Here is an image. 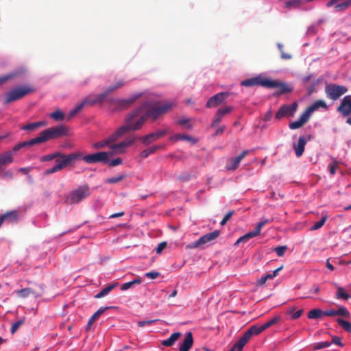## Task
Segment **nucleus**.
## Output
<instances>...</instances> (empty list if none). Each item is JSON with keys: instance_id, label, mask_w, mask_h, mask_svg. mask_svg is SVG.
Returning a JSON list of instances; mask_svg holds the SVG:
<instances>
[{"instance_id": "1", "label": "nucleus", "mask_w": 351, "mask_h": 351, "mask_svg": "<svg viewBox=\"0 0 351 351\" xmlns=\"http://www.w3.org/2000/svg\"><path fill=\"white\" fill-rule=\"evenodd\" d=\"M175 106V102L167 101L157 102L154 104L144 103L128 114L127 121L134 120V123H141V128L148 118L156 121Z\"/></svg>"}, {"instance_id": "2", "label": "nucleus", "mask_w": 351, "mask_h": 351, "mask_svg": "<svg viewBox=\"0 0 351 351\" xmlns=\"http://www.w3.org/2000/svg\"><path fill=\"white\" fill-rule=\"evenodd\" d=\"M67 132L68 128L63 125L50 128L41 132L38 136L30 139L27 141H23V143L25 148H28L36 144L42 143L50 139L56 138L60 136L66 135Z\"/></svg>"}, {"instance_id": "3", "label": "nucleus", "mask_w": 351, "mask_h": 351, "mask_svg": "<svg viewBox=\"0 0 351 351\" xmlns=\"http://www.w3.org/2000/svg\"><path fill=\"white\" fill-rule=\"evenodd\" d=\"M241 84L246 87L260 85L261 86L270 88H277L279 90L280 94H284L291 91V88L286 84L278 80H272L261 76L244 80L241 82Z\"/></svg>"}, {"instance_id": "4", "label": "nucleus", "mask_w": 351, "mask_h": 351, "mask_svg": "<svg viewBox=\"0 0 351 351\" xmlns=\"http://www.w3.org/2000/svg\"><path fill=\"white\" fill-rule=\"evenodd\" d=\"M35 89L29 85H23L7 92L5 95L3 104L7 105L16 100L21 99L25 96L34 93Z\"/></svg>"}, {"instance_id": "5", "label": "nucleus", "mask_w": 351, "mask_h": 351, "mask_svg": "<svg viewBox=\"0 0 351 351\" xmlns=\"http://www.w3.org/2000/svg\"><path fill=\"white\" fill-rule=\"evenodd\" d=\"M127 119L128 115L125 118L126 124L120 127L115 132L106 138L110 145H112V143L117 141L121 136H123L127 132L132 130L136 131L140 129L141 123H134V120H130L128 121Z\"/></svg>"}, {"instance_id": "6", "label": "nucleus", "mask_w": 351, "mask_h": 351, "mask_svg": "<svg viewBox=\"0 0 351 351\" xmlns=\"http://www.w3.org/2000/svg\"><path fill=\"white\" fill-rule=\"evenodd\" d=\"M23 149H26L23 142L15 145L11 150H8L0 154V171L3 168L14 162V155Z\"/></svg>"}, {"instance_id": "7", "label": "nucleus", "mask_w": 351, "mask_h": 351, "mask_svg": "<svg viewBox=\"0 0 351 351\" xmlns=\"http://www.w3.org/2000/svg\"><path fill=\"white\" fill-rule=\"evenodd\" d=\"M90 194L89 187L84 184L80 186L77 189L73 191L66 197V202L69 204H77L82 201Z\"/></svg>"}, {"instance_id": "8", "label": "nucleus", "mask_w": 351, "mask_h": 351, "mask_svg": "<svg viewBox=\"0 0 351 351\" xmlns=\"http://www.w3.org/2000/svg\"><path fill=\"white\" fill-rule=\"evenodd\" d=\"M59 155L56 159V165L59 171L71 165L74 160L82 157V154L80 152H74L69 154L60 152Z\"/></svg>"}, {"instance_id": "9", "label": "nucleus", "mask_w": 351, "mask_h": 351, "mask_svg": "<svg viewBox=\"0 0 351 351\" xmlns=\"http://www.w3.org/2000/svg\"><path fill=\"white\" fill-rule=\"evenodd\" d=\"M324 91L327 97L335 101L346 94L348 92V88L343 85L328 84L325 86Z\"/></svg>"}, {"instance_id": "10", "label": "nucleus", "mask_w": 351, "mask_h": 351, "mask_svg": "<svg viewBox=\"0 0 351 351\" xmlns=\"http://www.w3.org/2000/svg\"><path fill=\"white\" fill-rule=\"evenodd\" d=\"M220 234L219 230H215L201 237L197 241L187 245L189 249L199 247L213 240H215Z\"/></svg>"}, {"instance_id": "11", "label": "nucleus", "mask_w": 351, "mask_h": 351, "mask_svg": "<svg viewBox=\"0 0 351 351\" xmlns=\"http://www.w3.org/2000/svg\"><path fill=\"white\" fill-rule=\"evenodd\" d=\"M112 154L106 152H97L92 154H88L82 156L83 160L88 164H93L96 162L107 163L108 162V157Z\"/></svg>"}, {"instance_id": "12", "label": "nucleus", "mask_w": 351, "mask_h": 351, "mask_svg": "<svg viewBox=\"0 0 351 351\" xmlns=\"http://www.w3.org/2000/svg\"><path fill=\"white\" fill-rule=\"evenodd\" d=\"M298 109L297 103L281 106L275 115L276 119H280L285 117H293Z\"/></svg>"}, {"instance_id": "13", "label": "nucleus", "mask_w": 351, "mask_h": 351, "mask_svg": "<svg viewBox=\"0 0 351 351\" xmlns=\"http://www.w3.org/2000/svg\"><path fill=\"white\" fill-rule=\"evenodd\" d=\"M171 132L170 129L167 128L165 130H158L156 132L150 133L147 135L142 136L140 139L145 145H149L157 139L164 136L165 134Z\"/></svg>"}, {"instance_id": "14", "label": "nucleus", "mask_w": 351, "mask_h": 351, "mask_svg": "<svg viewBox=\"0 0 351 351\" xmlns=\"http://www.w3.org/2000/svg\"><path fill=\"white\" fill-rule=\"evenodd\" d=\"M230 93L228 92H221L212 96L206 103V108H211L217 107L221 104L228 97Z\"/></svg>"}, {"instance_id": "15", "label": "nucleus", "mask_w": 351, "mask_h": 351, "mask_svg": "<svg viewBox=\"0 0 351 351\" xmlns=\"http://www.w3.org/2000/svg\"><path fill=\"white\" fill-rule=\"evenodd\" d=\"M136 97H132L125 99H110L108 100L112 106H115L118 110H122L129 108L136 100Z\"/></svg>"}, {"instance_id": "16", "label": "nucleus", "mask_w": 351, "mask_h": 351, "mask_svg": "<svg viewBox=\"0 0 351 351\" xmlns=\"http://www.w3.org/2000/svg\"><path fill=\"white\" fill-rule=\"evenodd\" d=\"M337 111L340 112L343 117L351 115V95H346L343 98L340 105L337 108Z\"/></svg>"}, {"instance_id": "17", "label": "nucleus", "mask_w": 351, "mask_h": 351, "mask_svg": "<svg viewBox=\"0 0 351 351\" xmlns=\"http://www.w3.org/2000/svg\"><path fill=\"white\" fill-rule=\"evenodd\" d=\"M232 110L233 107L232 106H226L224 108H219L215 114V118L210 124V127L215 128L222 121L223 117L225 115L230 113Z\"/></svg>"}, {"instance_id": "18", "label": "nucleus", "mask_w": 351, "mask_h": 351, "mask_svg": "<svg viewBox=\"0 0 351 351\" xmlns=\"http://www.w3.org/2000/svg\"><path fill=\"white\" fill-rule=\"evenodd\" d=\"M249 154L248 150H244L242 153L237 157L231 158L228 160V163L226 165L227 170H236L243 158Z\"/></svg>"}, {"instance_id": "19", "label": "nucleus", "mask_w": 351, "mask_h": 351, "mask_svg": "<svg viewBox=\"0 0 351 351\" xmlns=\"http://www.w3.org/2000/svg\"><path fill=\"white\" fill-rule=\"evenodd\" d=\"M311 117L308 115V112H306L305 110L300 115L298 120L291 122L289 125V127L291 130H296L302 128L306 123L308 121Z\"/></svg>"}, {"instance_id": "20", "label": "nucleus", "mask_w": 351, "mask_h": 351, "mask_svg": "<svg viewBox=\"0 0 351 351\" xmlns=\"http://www.w3.org/2000/svg\"><path fill=\"white\" fill-rule=\"evenodd\" d=\"M135 141L134 138H127L119 143L112 144L110 145V148L117 153H122L125 149L132 145Z\"/></svg>"}, {"instance_id": "21", "label": "nucleus", "mask_w": 351, "mask_h": 351, "mask_svg": "<svg viewBox=\"0 0 351 351\" xmlns=\"http://www.w3.org/2000/svg\"><path fill=\"white\" fill-rule=\"evenodd\" d=\"M19 220V213L16 210H12L5 213L0 216V227L3 222L16 223Z\"/></svg>"}, {"instance_id": "22", "label": "nucleus", "mask_w": 351, "mask_h": 351, "mask_svg": "<svg viewBox=\"0 0 351 351\" xmlns=\"http://www.w3.org/2000/svg\"><path fill=\"white\" fill-rule=\"evenodd\" d=\"M306 140L304 136H300L297 143L293 144V149L297 157H300L304 151Z\"/></svg>"}, {"instance_id": "23", "label": "nucleus", "mask_w": 351, "mask_h": 351, "mask_svg": "<svg viewBox=\"0 0 351 351\" xmlns=\"http://www.w3.org/2000/svg\"><path fill=\"white\" fill-rule=\"evenodd\" d=\"M324 108V109H328V105L326 104V101L323 99H319L315 101L312 105L308 106L305 111L306 112H308V115L311 117L312 112L317 110L319 108Z\"/></svg>"}, {"instance_id": "24", "label": "nucleus", "mask_w": 351, "mask_h": 351, "mask_svg": "<svg viewBox=\"0 0 351 351\" xmlns=\"http://www.w3.org/2000/svg\"><path fill=\"white\" fill-rule=\"evenodd\" d=\"M16 293L17 296L20 298H25L31 295L35 296L36 298H38L40 296V293H37L35 290L30 287H27L17 290L16 291Z\"/></svg>"}, {"instance_id": "25", "label": "nucleus", "mask_w": 351, "mask_h": 351, "mask_svg": "<svg viewBox=\"0 0 351 351\" xmlns=\"http://www.w3.org/2000/svg\"><path fill=\"white\" fill-rule=\"evenodd\" d=\"M193 343V338L192 332H189L186 333V337L181 344L179 351H189Z\"/></svg>"}, {"instance_id": "26", "label": "nucleus", "mask_w": 351, "mask_h": 351, "mask_svg": "<svg viewBox=\"0 0 351 351\" xmlns=\"http://www.w3.org/2000/svg\"><path fill=\"white\" fill-rule=\"evenodd\" d=\"M110 307H101L99 308L89 319L87 326H86V330H89L91 328V326L100 317V315L108 308H110Z\"/></svg>"}, {"instance_id": "27", "label": "nucleus", "mask_w": 351, "mask_h": 351, "mask_svg": "<svg viewBox=\"0 0 351 351\" xmlns=\"http://www.w3.org/2000/svg\"><path fill=\"white\" fill-rule=\"evenodd\" d=\"M180 336L181 332H173L168 339L162 341L161 344L165 347H171L175 343V342L179 339Z\"/></svg>"}, {"instance_id": "28", "label": "nucleus", "mask_w": 351, "mask_h": 351, "mask_svg": "<svg viewBox=\"0 0 351 351\" xmlns=\"http://www.w3.org/2000/svg\"><path fill=\"white\" fill-rule=\"evenodd\" d=\"M259 334L260 332L258 329V325H254L245 332L241 338L248 342L252 336L258 335Z\"/></svg>"}, {"instance_id": "29", "label": "nucleus", "mask_w": 351, "mask_h": 351, "mask_svg": "<svg viewBox=\"0 0 351 351\" xmlns=\"http://www.w3.org/2000/svg\"><path fill=\"white\" fill-rule=\"evenodd\" d=\"M281 319L280 316H276L271 318L270 320L265 322L264 324L261 326H258V329L260 333H261L263 330L267 329L268 328L272 326L273 325L279 322Z\"/></svg>"}, {"instance_id": "30", "label": "nucleus", "mask_w": 351, "mask_h": 351, "mask_svg": "<svg viewBox=\"0 0 351 351\" xmlns=\"http://www.w3.org/2000/svg\"><path fill=\"white\" fill-rule=\"evenodd\" d=\"M45 125H46L45 121H37V122H34V123H31L23 125L21 127V130L31 132V131L36 130L38 128L43 127V126H45Z\"/></svg>"}, {"instance_id": "31", "label": "nucleus", "mask_w": 351, "mask_h": 351, "mask_svg": "<svg viewBox=\"0 0 351 351\" xmlns=\"http://www.w3.org/2000/svg\"><path fill=\"white\" fill-rule=\"evenodd\" d=\"M118 285V283L116 282V283H113V284H111V285H108L107 287H106L105 288H104L103 289H101L99 293H97L95 295V298H101L104 296H106V295H108L114 288H115Z\"/></svg>"}, {"instance_id": "32", "label": "nucleus", "mask_w": 351, "mask_h": 351, "mask_svg": "<svg viewBox=\"0 0 351 351\" xmlns=\"http://www.w3.org/2000/svg\"><path fill=\"white\" fill-rule=\"evenodd\" d=\"M14 177V173L12 169L5 168V167L0 171V178L3 180H12Z\"/></svg>"}, {"instance_id": "33", "label": "nucleus", "mask_w": 351, "mask_h": 351, "mask_svg": "<svg viewBox=\"0 0 351 351\" xmlns=\"http://www.w3.org/2000/svg\"><path fill=\"white\" fill-rule=\"evenodd\" d=\"M259 234L257 232L256 230L245 234V235L241 237L237 241L236 244L239 243H245L249 241L250 239L258 236Z\"/></svg>"}, {"instance_id": "34", "label": "nucleus", "mask_w": 351, "mask_h": 351, "mask_svg": "<svg viewBox=\"0 0 351 351\" xmlns=\"http://www.w3.org/2000/svg\"><path fill=\"white\" fill-rule=\"evenodd\" d=\"M322 315H324V311L319 308H313L308 313L307 317L311 319H319Z\"/></svg>"}, {"instance_id": "35", "label": "nucleus", "mask_w": 351, "mask_h": 351, "mask_svg": "<svg viewBox=\"0 0 351 351\" xmlns=\"http://www.w3.org/2000/svg\"><path fill=\"white\" fill-rule=\"evenodd\" d=\"M170 141H188L190 142H193V138L191 136L181 134H176L174 136H172L169 138Z\"/></svg>"}, {"instance_id": "36", "label": "nucleus", "mask_w": 351, "mask_h": 351, "mask_svg": "<svg viewBox=\"0 0 351 351\" xmlns=\"http://www.w3.org/2000/svg\"><path fill=\"white\" fill-rule=\"evenodd\" d=\"M125 84V82L123 80H119L117 82H116L114 84H112V85L109 86L106 89V90L108 93V95H110L111 93H112V92L117 90V89L121 88L123 86H124Z\"/></svg>"}, {"instance_id": "37", "label": "nucleus", "mask_w": 351, "mask_h": 351, "mask_svg": "<svg viewBox=\"0 0 351 351\" xmlns=\"http://www.w3.org/2000/svg\"><path fill=\"white\" fill-rule=\"evenodd\" d=\"M351 6V0H346L335 5L334 10L336 12H341L347 10Z\"/></svg>"}, {"instance_id": "38", "label": "nucleus", "mask_w": 351, "mask_h": 351, "mask_svg": "<svg viewBox=\"0 0 351 351\" xmlns=\"http://www.w3.org/2000/svg\"><path fill=\"white\" fill-rule=\"evenodd\" d=\"M335 298L337 299H343L347 300L350 298V295L346 291L343 287H337Z\"/></svg>"}, {"instance_id": "39", "label": "nucleus", "mask_w": 351, "mask_h": 351, "mask_svg": "<svg viewBox=\"0 0 351 351\" xmlns=\"http://www.w3.org/2000/svg\"><path fill=\"white\" fill-rule=\"evenodd\" d=\"M161 147H162V146H160V145H154V146L149 147V148L141 152V156L144 158H147V157H148V156H149L152 154H154L157 149H158Z\"/></svg>"}, {"instance_id": "40", "label": "nucleus", "mask_w": 351, "mask_h": 351, "mask_svg": "<svg viewBox=\"0 0 351 351\" xmlns=\"http://www.w3.org/2000/svg\"><path fill=\"white\" fill-rule=\"evenodd\" d=\"M303 3L302 0H290L287 1L285 3V6L287 8H298Z\"/></svg>"}, {"instance_id": "41", "label": "nucleus", "mask_w": 351, "mask_h": 351, "mask_svg": "<svg viewBox=\"0 0 351 351\" xmlns=\"http://www.w3.org/2000/svg\"><path fill=\"white\" fill-rule=\"evenodd\" d=\"M337 322L346 331L351 332V323L348 321H345L341 318H337Z\"/></svg>"}, {"instance_id": "42", "label": "nucleus", "mask_w": 351, "mask_h": 351, "mask_svg": "<svg viewBox=\"0 0 351 351\" xmlns=\"http://www.w3.org/2000/svg\"><path fill=\"white\" fill-rule=\"evenodd\" d=\"M84 107L82 106V104L80 103L77 106H76L73 109H72L68 114V116L66 117V120H70L72 117H73L75 114H77L78 112H80L82 109Z\"/></svg>"}, {"instance_id": "43", "label": "nucleus", "mask_w": 351, "mask_h": 351, "mask_svg": "<svg viewBox=\"0 0 351 351\" xmlns=\"http://www.w3.org/2000/svg\"><path fill=\"white\" fill-rule=\"evenodd\" d=\"M18 75L17 72H12L5 75L0 76V85L5 83L6 82L13 79Z\"/></svg>"}, {"instance_id": "44", "label": "nucleus", "mask_w": 351, "mask_h": 351, "mask_svg": "<svg viewBox=\"0 0 351 351\" xmlns=\"http://www.w3.org/2000/svg\"><path fill=\"white\" fill-rule=\"evenodd\" d=\"M82 105L83 107L86 106H93L97 104L95 98L93 95H89L86 97L82 101Z\"/></svg>"}, {"instance_id": "45", "label": "nucleus", "mask_w": 351, "mask_h": 351, "mask_svg": "<svg viewBox=\"0 0 351 351\" xmlns=\"http://www.w3.org/2000/svg\"><path fill=\"white\" fill-rule=\"evenodd\" d=\"M50 117L55 121H59L64 119V114L60 110H58L51 113Z\"/></svg>"}, {"instance_id": "46", "label": "nucleus", "mask_w": 351, "mask_h": 351, "mask_svg": "<svg viewBox=\"0 0 351 351\" xmlns=\"http://www.w3.org/2000/svg\"><path fill=\"white\" fill-rule=\"evenodd\" d=\"M328 218L327 215H324L322 219L319 221L315 223V224L311 228V230H316L322 228L324 224L325 223L326 219Z\"/></svg>"}, {"instance_id": "47", "label": "nucleus", "mask_w": 351, "mask_h": 351, "mask_svg": "<svg viewBox=\"0 0 351 351\" xmlns=\"http://www.w3.org/2000/svg\"><path fill=\"white\" fill-rule=\"evenodd\" d=\"M108 95V93L105 90L103 93L95 95L94 97L95 98L97 104H101L105 101Z\"/></svg>"}, {"instance_id": "48", "label": "nucleus", "mask_w": 351, "mask_h": 351, "mask_svg": "<svg viewBox=\"0 0 351 351\" xmlns=\"http://www.w3.org/2000/svg\"><path fill=\"white\" fill-rule=\"evenodd\" d=\"M60 152H56L51 154L45 155L41 157L40 161L45 162V161H50L53 159H56L60 155Z\"/></svg>"}, {"instance_id": "49", "label": "nucleus", "mask_w": 351, "mask_h": 351, "mask_svg": "<svg viewBox=\"0 0 351 351\" xmlns=\"http://www.w3.org/2000/svg\"><path fill=\"white\" fill-rule=\"evenodd\" d=\"M125 178V176L121 174V175H119V176H117L115 177H112V178H108L105 182H106V183H108V184H115V183H117V182L121 181Z\"/></svg>"}, {"instance_id": "50", "label": "nucleus", "mask_w": 351, "mask_h": 351, "mask_svg": "<svg viewBox=\"0 0 351 351\" xmlns=\"http://www.w3.org/2000/svg\"><path fill=\"white\" fill-rule=\"evenodd\" d=\"M337 315L343 316L346 318H349L350 317V313L348 311V309L344 306H339L337 310Z\"/></svg>"}, {"instance_id": "51", "label": "nucleus", "mask_w": 351, "mask_h": 351, "mask_svg": "<svg viewBox=\"0 0 351 351\" xmlns=\"http://www.w3.org/2000/svg\"><path fill=\"white\" fill-rule=\"evenodd\" d=\"M331 345V343L329 341H322L315 343L313 349L314 350H320L329 347Z\"/></svg>"}, {"instance_id": "52", "label": "nucleus", "mask_w": 351, "mask_h": 351, "mask_svg": "<svg viewBox=\"0 0 351 351\" xmlns=\"http://www.w3.org/2000/svg\"><path fill=\"white\" fill-rule=\"evenodd\" d=\"M25 323L24 319H20L13 323L11 327V333L14 334L18 330V328L21 326Z\"/></svg>"}, {"instance_id": "53", "label": "nucleus", "mask_w": 351, "mask_h": 351, "mask_svg": "<svg viewBox=\"0 0 351 351\" xmlns=\"http://www.w3.org/2000/svg\"><path fill=\"white\" fill-rule=\"evenodd\" d=\"M247 343V341L244 340L241 337L234 346H235V348H237V351H242L243 347L245 346Z\"/></svg>"}, {"instance_id": "54", "label": "nucleus", "mask_w": 351, "mask_h": 351, "mask_svg": "<svg viewBox=\"0 0 351 351\" xmlns=\"http://www.w3.org/2000/svg\"><path fill=\"white\" fill-rule=\"evenodd\" d=\"M339 162L336 160H334V161L332 163H330L328 166L329 171L331 175H335L336 172V169L338 167Z\"/></svg>"}, {"instance_id": "55", "label": "nucleus", "mask_w": 351, "mask_h": 351, "mask_svg": "<svg viewBox=\"0 0 351 351\" xmlns=\"http://www.w3.org/2000/svg\"><path fill=\"white\" fill-rule=\"evenodd\" d=\"M107 145L110 146V144L109 143V142L107 140V138H106L104 140H102L101 141L95 143L93 145V147L95 148V149H100V148H103V147H104L105 146H107Z\"/></svg>"}, {"instance_id": "56", "label": "nucleus", "mask_w": 351, "mask_h": 351, "mask_svg": "<svg viewBox=\"0 0 351 351\" xmlns=\"http://www.w3.org/2000/svg\"><path fill=\"white\" fill-rule=\"evenodd\" d=\"M283 268V266H280V267L276 269L272 274H267L265 276H264L266 279V280L267 281L268 280H271L272 278H274V277H276L278 272Z\"/></svg>"}, {"instance_id": "57", "label": "nucleus", "mask_w": 351, "mask_h": 351, "mask_svg": "<svg viewBox=\"0 0 351 351\" xmlns=\"http://www.w3.org/2000/svg\"><path fill=\"white\" fill-rule=\"evenodd\" d=\"M287 247L285 245L278 246L274 249V251L276 252L278 256H282L284 255L287 250Z\"/></svg>"}, {"instance_id": "58", "label": "nucleus", "mask_w": 351, "mask_h": 351, "mask_svg": "<svg viewBox=\"0 0 351 351\" xmlns=\"http://www.w3.org/2000/svg\"><path fill=\"white\" fill-rule=\"evenodd\" d=\"M158 321V319H149V320H145V321H139L137 322V325L138 327H144L146 325H149L151 324L156 323Z\"/></svg>"}, {"instance_id": "59", "label": "nucleus", "mask_w": 351, "mask_h": 351, "mask_svg": "<svg viewBox=\"0 0 351 351\" xmlns=\"http://www.w3.org/2000/svg\"><path fill=\"white\" fill-rule=\"evenodd\" d=\"M234 213V210H230L228 213H227L226 214V215L223 217V218L222 219L220 224L221 226H224L228 222V221H229L230 219L232 217V216L233 215Z\"/></svg>"}, {"instance_id": "60", "label": "nucleus", "mask_w": 351, "mask_h": 351, "mask_svg": "<svg viewBox=\"0 0 351 351\" xmlns=\"http://www.w3.org/2000/svg\"><path fill=\"white\" fill-rule=\"evenodd\" d=\"M271 221V220H269V219H265V220H263V221H262L259 222V223L257 224V226H256V227L255 230L257 231V232H258V234H260V233H261V231L262 228H263L265 224L269 223H270Z\"/></svg>"}, {"instance_id": "61", "label": "nucleus", "mask_w": 351, "mask_h": 351, "mask_svg": "<svg viewBox=\"0 0 351 351\" xmlns=\"http://www.w3.org/2000/svg\"><path fill=\"white\" fill-rule=\"evenodd\" d=\"M330 343H331V344L334 343L341 347L343 346V344L341 342V339L338 336H333L332 337V341Z\"/></svg>"}, {"instance_id": "62", "label": "nucleus", "mask_w": 351, "mask_h": 351, "mask_svg": "<svg viewBox=\"0 0 351 351\" xmlns=\"http://www.w3.org/2000/svg\"><path fill=\"white\" fill-rule=\"evenodd\" d=\"M111 167H114L122 163V159L121 158H117L115 159L108 160L107 162Z\"/></svg>"}, {"instance_id": "63", "label": "nucleus", "mask_w": 351, "mask_h": 351, "mask_svg": "<svg viewBox=\"0 0 351 351\" xmlns=\"http://www.w3.org/2000/svg\"><path fill=\"white\" fill-rule=\"evenodd\" d=\"M160 276V273L158 271L147 272L145 274V276L150 279H156Z\"/></svg>"}, {"instance_id": "64", "label": "nucleus", "mask_w": 351, "mask_h": 351, "mask_svg": "<svg viewBox=\"0 0 351 351\" xmlns=\"http://www.w3.org/2000/svg\"><path fill=\"white\" fill-rule=\"evenodd\" d=\"M178 123L180 125L186 126L189 129L191 128V125L189 124V119H180L178 121Z\"/></svg>"}]
</instances>
